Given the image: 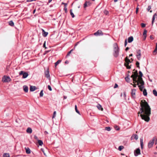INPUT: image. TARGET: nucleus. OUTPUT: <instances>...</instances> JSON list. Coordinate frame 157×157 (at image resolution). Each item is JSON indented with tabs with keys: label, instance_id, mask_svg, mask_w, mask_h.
<instances>
[{
	"label": "nucleus",
	"instance_id": "1",
	"mask_svg": "<svg viewBox=\"0 0 157 157\" xmlns=\"http://www.w3.org/2000/svg\"><path fill=\"white\" fill-rule=\"evenodd\" d=\"M140 105L141 107L138 113V115L140 114V116L143 120L148 122L150 120L149 116L151 114V109L145 100H141Z\"/></svg>",
	"mask_w": 157,
	"mask_h": 157
},
{
	"label": "nucleus",
	"instance_id": "2",
	"mask_svg": "<svg viewBox=\"0 0 157 157\" xmlns=\"http://www.w3.org/2000/svg\"><path fill=\"white\" fill-rule=\"evenodd\" d=\"M136 72L137 71H136ZM139 74H140V76L137 79V78L138 77V75L137 72H136V73H135L132 74L131 76V77L133 79L134 83L137 82V85H138L139 84L138 82H141L140 78H142V77L143 75L142 72L140 71H139Z\"/></svg>",
	"mask_w": 157,
	"mask_h": 157
},
{
	"label": "nucleus",
	"instance_id": "3",
	"mask_svg": "<svg viewBox=\"0 0 157 157\" xmlns=\"http://www.w3.org/2000/svg\"><path fill=\"white\" fill-rule=\"evenodd\" d=\"M113 55L116 57H117L119 55V48L117 44L115 43L113 44Z\"/></svg>",
	"mask_w": 157,
	"mask_h": 157
},
{
	"label": "nucleus",
	"instance_id": "4",
	"mask_svg": "<svg viewBox=\"0 0 157 157\" xmlns=\"http://www.w3.org/2000/svg\"><path fill=\"white\" fill-rule=\"evenodd\" d=\"M141 82H138L139 84L138 85L141 91H143V89L144 87V82L142 78H140Z\"/></svg>",
	"mask_w": 157,
	"mask_h": 157
},
{
	"label": "nucleus",
	"instance_id": "5",
	"mask_svg": "<svg viewBox=\"0 0 157 157\" xmlns=\"http://www.w3.org/2000/svg\"><path fill=\"white\" fill-rule=\"evenodd\" d=\"M11 80L10 78L8 76L4 75L2 78V81L4 82H9Z\"/></svg>",
	"mask_w": 157,
	"mask_h": 157
},
{
	"label": "nucleus",
	"instance_id": "6",
	"mask_svg": "<svg viewBox=\"0 0 157 157\" xmlns=\"http://www.w3.org/2000/svg\"><path fill=\"white\" fill-rule=\"evenodd\" d=\"M125 60L126 62L124 64L125 66L127 67V68L130 69L131 68V67L129 65V63L131 62L130 60L127 57H126L125 59Z\"/></svg>",
	"mask_w": 157,
	"mask_h": 157
},
{
	"label": "nucleus",
	"instance_id": "7",
	"mask_svg": "<svg viewBox=\"0 0 157 157\" xmlns=\"http://www.w3.org/2000/svg\"><path fill=\"white\" fill-rule=\"evenodd\" d=\"M20 75H23L22 78H26L28 76V74L26 72H24L23 71H21L19 73Z\"/></svg>",
	"mask_w": 157,
	"mask_h": 157
},
{
	"label": "nucleus",
	"instance_id": "8",
	"mask_svg": "<svg viewBox=\"0 0 157 157\" xmlns=\"http://www.w3.org/2000/svg\"><path fill=\"white\" fill-rule=\"evenodd\" d=\"M136 56L138 60H140V59L141 56V50L140 49L136 50Z\"/></svg>",
	"mask_w": 157,
	"mask_h": 157
},
{
	"label": "nucleus",
	"instance_id": "9",
	"mask_svg": "<svg viewBox=\"0 0 157 157\" xmlns=\"http://www.w3.org/2000/svg\"><path fill=\"white\" fill-rule=\"evenodd\" d=\"M155 140V138L154 137L152 140L150 141L148 144V147L149 148H150L153 146L154 142Z\"/></svg>",
	"mask_w": 157,
	"mask_h": 157
},
{
	"label": "nucleus",
	"instance_id": "10",
	"mask_svg": "<svg viewBox=\"0 0 157 157\" xmlns=\"http://www.w3.org/2000/svg\"><path fill=\"white\" fill-rule=\"evenodd\" d=\"M134 155L136 156H137L138 155L140 154V151L139 148H138L134 151Z\"/></svg>",
	"mask_w": 157,
	"mask_h": 157
},
{
	"label": "nucleus",
	"instance_id": "11",
	"mask_svg": "<svg viewBox=\"0 0 157 157\" xmlns=\"http://www.w3.org/2000/svg\"><path fill=\"white\" fill-rule=\"evenodd\" d=\"M94 35L96 36H101L103 35V33L101 30H98L94 33Z\"/></svg>",
	"mask_w": 157,
	"mask_h": 157
},
{
	"label": "nucleus",
	"instance_id": "12",
	"mask_svg": "<svg viewBox=\"0 0 157 157\" xmlns=\"http://www.w3.org/2000/svg\"><path fill=\"white\" fill-rule=\"evenodd\" d=\"M91 3L90 2L86 1L84 4V7L86 8L87 7L90 6Z\"/></svg>",
	"mask_w": 157,
	"mask_h": 157
},
{
	"label": "nucleus",
	"instance_id": "13",
	"mask_svg": "<svg viewBox=\"0 0 157 157\" xmlns=\"http://www.w3.org/2000/svg\"><path fill=\"white\" fill-rule=\"evenodd\" d=\"M136 92V90L135 89H132V90L131 94L132 97L133 98H135Z\"/></svg>",
	"mask_w": 157,
	"mask_h": 157
},
{
	"label": "nucleus",
	"instance_id": "14",
	"mask_svg": "<svg viewBox=\"0 0 157 157\" xmlns=\"http://www.w3.org/2000/svg\"><path fill=\"white\" fill-rule=\"evenodd\" d=\"M37 89L35 86H30V90L31 91H33Z\"/></svg>",
	"mask_w": 157,
	"mask_h": 157
},
{
	"label": "nucleus",
	"instance_id": "15",
	"mask_svg": "<svg viewBox=\"0 0 157 157\" xmlns=\"http://www.w3.org/2000/svg\"><path fill=\"white\" fill-rule=\"evenodd\" d=\"M45 76L47 78H49L48 69V68L46 71H45Z\"/></svg>",
	"mask_w": 157,
	"mask_h": 157
},
{
	"label": "nucleus",
	"instance_id": "16",
	"mask_svg": "<svg viewBox=\"0 0 157 157\" xmlns=\"http://www.w3.org/2000/svg\"><path fill=\"white\" fill-rule=\"evenodd\" d=\"M147 31L146 29H144L143 33V36H144V40H145L147 36Z\"/></svg>",
	"mask_w": 157,
	"mask_h": 157
},
{
	"label": "nucleus",
	"instance_id": "17",
	"mask_svg": "<svg viewBox=\"0 0 157 157\" xmlns=\"http://www.w3.org/2000/svg\"><path fill=\"white\" fill-rule=\"evenodd\" d=\"M26 132L29 133H31L32 132V130L31 128L29 127L26 130Z\"/></svg>",
	"mask_w": 157,
	"mask_h": 157
},
{
	"label": "nucleus",
	"instance_id": "18",
	"mask_svg": "<svg viewBox=\"0 0 157 157\" xmlns=\"http://www.w3.org/2000/svg\"><path fill=\"white\" fill-rule=\"evenodd\" d=\"M42 31L43 36L44 37L47 36L48 34V32H45L44 30L43 29H42Z\"/></svg>",
	"mask_w": 157,
	"mask_h": 157
},
{
	"label": "nucleus",
	"instance_id": "19",
	"mask_svg": "<svg viewBox=\"0 0 157 157\" xmlns=\"http://www.w3.org/2000/svg\"><path fill=\"white\" fill-rule=\"evenodd\" d=\"M23 90L25 92H27L28 91V88L26 86H24L23 87Z\"/></svg>",
	"mask_w": 157,
	"mask_h": 157
},
{
	"label": "nucleus",
	"instance_id": "20",
	"mask_svg": "<svg viewBox=\"0 0 157 157\" xmlns=\"http://www.w3.org/2000/svg\"><path fill=\"white\" fill-rule=\"evenodd\" d=\"M133 40V37L132 36H131L130 37H129L128 38V43H131L132 42Z\"/></svg>",
	"mask_w": 157,
	"mask_h": 157
},
{
	"label": "nucleus",
	"instance_id": "21",
	"mask_svg": "<svg viewBox=\"0 0 157 157\" xmlns=\"http://www.w3.org/2000/svg\"><path fill=\"white\" fill-rule=\"evenodd\" d=\"M133 137L136 140H137L138 139V136L136 134H133L131 137V140H132V138Z\"/></svg>",
	"mask_w": 157,
	"mask_h": 157
},
{
	"label": "nucleus",
	"instance_id": "22",
	"mask_svg": "<svg viewBox=\"0 0 157 157\" xmlns=\"http://www.w3.org/2000/svg\"><path fill=\"white\" fill-rule=\"evenodd\" d=\"M97 107L100 110H101V111H103V108L102 107V106H101L100 105V104H98L97 106Z\"/></svg>",
	"mask_w": 157,
	"mask_h": 157
},
{
	"label": "nucleus",
	"instance_id": "23",
	"mask_svg": "<svg viewBox=\"0 0 157 157\" xmlns=\"http://www.w3.org/2000/svg\"><path fill=\"white\" fill-rule=\"evenodd\" d=\"M26 153L29 154L30 153V150L28 147L25 148Z\"/></svg>",
	"mask_w": 157,
	"mask_h": 157
},
{
	"label": "nucleus",
	"instance_id": "24",
	"mask_svg": "<svg viewBox=\"0 0 157 157\" xmlns=\"http://www.w3.org/2000/svg\"><path fill=\"white\" fill-rule=\"evenodd\" d=\"M143 94L144 96H146L147 95V90L145 89H144L143 90Z\"/></svg>",
	"mask_w": 157,
	"mask_h": 157
},
{
	"label": "nucleus",
	"instance_id": "25",
	"mask_svg": "<svg viewBox=\"0 0 157 157\" xmlns=\"http://www.w3.org/2000/svg\"><path fill=\"white\" fill-rule=\"evenodd\" d=\"M70 13L71 15V17L72 18H74L75 17V15L72 12V9H71L70 10Z\"/></svg>",
	"mask_w": 157,
	"mask_h": 157
},
{
	"label": "nucleus",
	"instance_id": "26",
	"mask_svg": "<svg viewBox=\"0 0 157 157\" xmlns=\"http://www.w3.org/2000/svg\"><path fill=\"white\" fill-rule=\"evenodd\" d=\"M140 145H141V147L142 148L143 146V140L142 138H140Z\"/></svg>",
	"mask_w": 157,
	"mask_h": 157
},
{
	"label": "nucleus",
	"instance_id": "27",
	"mask_svg": "<svg viewBox=\"0 0 157 157\" xmlns=\"http://www.w3.org/2000/svg\"><path fill=\"white\" fill-rule=\"evenodd\" d=\"M38 143L39 145L40 146H41L43 144V142L41 140H38Z\"/></svg>",
	"mask_w": 157,
	"mask_h": 157
},
{
	"label": "nucleus",
	"instance_id": "28",
	"mask_svg": "<svg viewBox=\"0 0 157 157\" xmlns=\"http://www.w3.org/2000/svg\"><path fill=\"white\" fill-rule=\"evenodd\" d=\"M9 25L12 26H13L14 25V24L12 21H11L9 22Z\"/></svg>",
	"mask_w": 157,
	"mask_h": 157
},
{
	"label": "nucleus",
	"instance_id": "29",
	"mask_svg": "<svg viewBox=\"0 0 157 157\" xmlns=\"http://www.w3.org/2000/svg\"><path fill=\"white\" fill-rule=\"evenodd\" d=\"M61 62V60H58L55 63V66L56 67L59 63Z\"/></svg>",
	"mask_w": 157,
	"mask_h": 157
},
{
	"label": "nucleus",
	"instance_id": "30",
	"mask_svg": "<svg viewBox=\"0 0 157 157\" xmlns=\"http://www.w3.org/2000/svg\"><path fill=\"white\" fill-rule=\"evenodd\" d=\"M9 154L6 153H4L3 155V157H9Z\"/></svg>",
	"mask_w": 157,
	"mask_h": 157
},
{
	"label": "nucleus",
	"instance_id": "31",
	"mask_svg": "<svg viewBox=\"0 0 157 157\" xmlns=\"http://www.w3.org/2000/svg\"><path fill=\"white\" fill-rule=\"evenodd\" d=\"M153 93L154 95L155 96H157V91L155 90H153Z\"/></svg>",
	"mask_w": 157,
	"mask_h": 157
},
{
	"label": "nucleus",
	"instance_id": "32",
	"mask_svg": "<svg viewBox=\"0 0 157 157\" xmlns=\"http://www.w3.org/2000/svg\"><path fill=\"white\" fill-rule=\"evenodd\" d=\"M44 93H43V90H42L41 91L40 93V97H42L43 96Z\"/></svg>",
	"mask_w": 157,
	"mask_h": 157
},
{
	"label": "nucleus",
	"instance_id": "33",
	"mask_svg": "<svg viewBox=\"0 0 157 157\" xmlns=\"http://www.w3.org/2000/svg\"><path fill=\"white\" fill-rule=\"evenodd\" d=\"M124 148V146H120L119 147L118 149L119 151H121Z\"/></svg>",
	"mask_w": 157,
	"mask_h": 157
},
{
	"label": "nucleus",
	"instance_id": "34",
	"mask_svg": "<svg viewBox=\"0 0 157 157\" xmlns=\"http://www.w3.org/2000/svg\"><path fill=\"white\" fill-rule=\"evenodd\" d=\"M105 129L108 131H109L111 130V128L109 127H105Z\"/></svg>",
	"mask_w": 157,
	"mask_h": 157
},
{
	"label": "nucleus",
	"instance_id": "35",
	"mask_svg": "<svg viewBox=\"0 0 157 157\" xmlns=\"http://www.w3.org/2000/svg\"><path fill=\"white\" fill-rule=\"evenodd\" d=\"M155 19V17L154 16H153L152 18V23H151V26H152L153 25V23L154 22V20Z\"/></svg>",
	"mask_w": 157,
	"mask_h": 157
},
{
	"label": "nucleus",
	"instance_id": "36",
	"mask_svg": "<svg viewBox=\"0 0 157 157\" xmlns=\"http://www.w3.org/2000/svg\"><path fill=\"white\" fill-rule=\"evenodd\" d=\"M125 78L126 82H129L130 80L129 76H127V77H125Z\"/></svg>",
	"mask_w": 157,
	"mask_h": 157
},
{
	"label": "nucleus",
	"instance_id": "37",
	"mask_svg": "<svg viewBox=\"0 0 157 157\" xmlns=\"http://www.w3.org/2000/svg\"><path fill=\"white\" fill-rule=\"evenodd\" d=\"M75 111L76 112V113H77L78 114H80V112H79V111L77 109V105H75Z\"/></svg>",
	"mask_w": 157,
	"mask_h": 157
},
{
	"label": "nucleus",
	"instance_id": "38",
	"mask_svg": "<svg viewBox=\"0 0 157 157\" xmlns=\"http://www.w3.org/2000/svg\"><path fill=\"white\" fill-rule=\"evenodd\" d=\"M104 13L106 15H108L109 14V12L106 10H105L104 11Z\"/></svg>",
	"mask_w": 157,
	"mask_h": 157
},
{
	"label": "nucleus",
	"instance_id": "39",
	"mask_svg": "<svg viewBox=\"0 0 157 157\" xmlns=\"http://www.w3.org/2000/svg\"><path fill=\"white\" fill-rule=\"evenodd\" d=\"M139 64H140V63H139V62L138 61H136V65L137 67L139 68H140V66H139Z\"/></svg>",
	"mask_w": 157,
	"mask_h": 157
},
{
	"label": "nucleus",
	"instance_id": "40",
	"mask_svg": "<svg viewBox=\"0 0 157 157\" xmlns=\"http://www.w3.org/2000/svg\"><path fill=\"white\" fill-rule=\"evenodd\" d=\"M56 111H54L53 113V115L52 117V118H54L56 117Z\"/></svg>",
	"mask_w": 157,
	"mask_h": 157
},
{
	"label": "nucleus",
	"instance_id": "41",
	"mask_svg": "<svg viewBox=\"0 0 157 157\" xmlns=\"http://www.w3.org/2000/svg\"><path fill=\"white\" fill-rule=\"evenodd\" d=\"M141 26L142 28H144L145 27L146 25L144 23H141Z\"/></svg>",
	"mask_w": 157,
	"mask_h": 157
},
{
	"label": "nucleus",
	"instance_id": "42",
	"mask_svg": "<svg viewBox=\"0 0 157 157\" xmlns=\"http://www.w3.org/2000/svg\"><path fill=\"white\" fill-rule=\"evenodd\" d=\"M151 6H149L148 7V8H147V10L148 11H149V10L151 9Z\"/></svg>",
	"mask_w": 157,
	"mask_h": 157
},
{
	"label": "nucleus",
	"instance_id": "43",
	"mask_svg": "<svg viewBox=\"0 0 157 157\" xmlns=\"http://www.w3.org/2000/svg\"><path fill=\"white\" fill-rule=\"evenodd\" d=\"M127 40L126 39L125 40L124 42V46L125 47H126L127 45Z\"/></svg>",
	"mask_w": 157,
	"mask_h": 157
},
{
	"label": "nucleus",
	"instance_id": "44",
	"mask_svg": "<svg viewBox=\"0 0 157 157\" xmlns=\"http://www.w3.org/2000/svg\"><path fill=\"white\" fill-rule=\"evenodd\" d=\"M115 128L117 130H119L120 129V128L117 126H116Z\"/></svg>",
	"mask_w": 157,
	"mask_h": 157
},
{
	"label": "nucleus",
	"instance_id": "45",
	"mask_svg": "<svg viewBox=\"0 0 157 157\" xmlns=\"http://www.w3.org/2000/svg\"><path fill=\"white\" fill-rule=\"evenodd\" d=\"M118 85L117 83H116V84H115V86H114V88H117L118 87Z\"/></svg>",
	"mask_w": 157,
	"mask_h": 157
},
{
	"label": "nucleus",
	"instance_id": "46",
	"mask_svg": "<svg viewBox=\"0 0 157 157\" xmlns=\"http://www.w3.org/2000/svg\"><path fill=\"white\" fill-rule=\"evenodd\" d=\"M62 4H64V7H67V3H63V2L62 3Z\"/></svg>",
	"mask_w": 157,
	"mask_h": 157
},
{
	"label": "nucleus",
	"instance_id": "47",
	"mask_svg": "<svg viewBox=\"0 0 157 157\" xmlns=\"http://www.w3.org/2000/svg\"><path fill=\"white\" fill-rule=\"evenodd\" d=\"M64 10L65 11V12H67V7H64Z\"/></svg>",
	"mask_w": 157,
	"mask_h": 157
},
{
	"label": "nucleus",
	"instance_id": "48",
	"mask_svg": "<svg viewBox=\"0 0 157 157\" xmlns=\"http://www.w3.org/2000/svg\"><path fill=\"white\" fill-rule=\"evenodd\" d=\"M34 138H35V139L37 140V141H38V140H39L38 139V138L36 136H34Z\"/></svg>",
	"mask_w": 157,
	"mask_h": 157
},
{
	"label": "nucleus",
	"instance_id": "49",
	"mask_svg": "<svg viewBox=\"0 0 157 157\" xmlns=\"http://www.w3.org/2000/svg\"><path fill=\"white\" fill-rule=\"evenodd\" d=\"M45 43H46V42H45V41L44 43L43 44V47L44 48H47L45 46Z\"/></svg>",
	"mask_w": 157,
	"mask_h": 157
},
{
	"label": "nucleus",
	"instance_id": "50",
	"mask_svg": "<svg viewBox=\"0 0 157 157\" xmlns=\"http://www.w3.org/2000/svg\"><path fill=\"white\" fill-rule=\"evenodd\" d=\"M71 53V51H69L67 53V56H69L70 55V54Z\"/></svg>",
	"mask_w": 157,
	"mask_h": 157
},
{
	"label": "nucleus",
	"instance_id": "51",
	"mask_svg": "<svg viewBox=\"0 0 157 157\" xmlns=\"http://www.w3.org/2000/svg\"><path fill=\"white\" fill-rule=\"evenodd\" d=\"M138 9H139V8L137 7L136 8V13H137L138 12Z\"/></svg>",
	"mask_w": 157,
	"mask_h": 157
},
{
	"label": "nucleus",
	"instance_id": "52",
	"mask_svg": "<svg viewBox=\"0 0 157 157\" xmlns=\"http://www.w3.org/2000/svg\"><path fill=\"white\" fill-rule=\"evenodd\" d=\"M133 83H134V84H133V86H134V87H136L137 85L135 84V83L136 82H135V83H134V82L133 81Z\"/></svg>",
	"mask_w": 157,
	"mask_h": 157
},
{
	"label": "nucleus",
	"instance_id": "53",
	"mask_svg": "<svg viewBox=\"0 0 157 157\" xmlns=\"http://www.w3.org/2000/svg\"><path fill=\"white\" fill-rule=\"evenodd\" d=\"M157 52V48H155V49L153 51V53L156 52Z\"/></svg>",
	"mask_w": 157,
	"mask_h": 157
},
{
	"label": "nucleus",
	"instance_id": "54",
	"mask_svg": "<svg viewBox=\"0 0 157 157\" xmlns=\"http://www.w3.org/2000/svg\"><path fill=\"white\" fill-rule=\"evenodd\" d=\"M150 38L152 40L153 39V37L151 35L150 36Z\"/></svg>",
	"mask_w": 157,
	"mask_h": 157
},
{
	"label": "nucleus",
	"instance_id": "55",
	"mask_svg": "<svg viewBox=\"0 0 157 157\" xmlns=\"http://www.w3.org/2000/svg\"><path fill=\"white\" fill-rule=\"evenodd\" d=\"M33 1V0H27V2H32Z\"/></svg>",
	"mask_w": 157,
	"mask_h": 157
},
{
	"label": "nucleus",
	"instance_id": "56",
	"mask_svg": "<svg viewBox=\"0 0 157 157\" xmlns=\"http://www.w3.org/2000/svg\"><path fill=\"white\" fill-rule=\"evenodd\" d=\"M129 49V48L127 47L125 49V51H127Z\"/></svg>",
	"mask_w": 157,
	"mask_h": 157
},
{
	"label": "nucleus",
	"instance_id": "57",
	"mask_svg": "<svg viewBox=\"0 0 157 157\" xmlns=\"http://www.w3.org/2000/svg\"><path fill=\"white\" fill-rule=\"evenodd\" d=\"M157 16V14H156V13H155V14H154V15H153V16H154V17H155V16Z\"/></svg>",
	"mask_w": 157,
	"mask_h": 157
},
{
	"label": "nucleus",
	"instance_id": "58",
	"mask_svg": "<svg viewBox=\"0 0 157 157\" xmlns=\"http://www.w3.org/2000/svg\"><path fill=\"white\" fill-rule=\"evenodd\" d=\"M63 98H64V99H66L67 98V97L66 96H64V97H63Z\"/></svg>",
	"mask_w": 157,
	"mask_h": 157
},
{
	"label": "nucleus",
	"instance_id": "59",
	"mask_svg": "<svg viewBox=\"0 0 157 157\" xmlns=\"http://www.w3.org/2000/svg\"><path fill=\"white\" fill-rule=\"evenodd\" d=\"M149 80L151 82H152V80L151 79H150L149 78Z\"/></svg>",
	"mask_w": 157,
	"mask_h": 157
},
{
	"label": "nucleus",
	"instance_id": "60",
	"mask_svg": "<svg viewBox=\"0 0 157 157\" xmlns=\"http://www.w3.org/2000/svg\"><path fill=\"white\" fill-rule=\"evenodd\" d=\"M65 63H68V61H66L65 62Z\"/></svg>",
	"mask_w": 157,
	"mask_h": 157
},
{
	"label": "nucleus",
	"instance_id": "61",
	"mask_svg": "<svg viewBox=\"0 0 157 157\" xmlns=\"http://www.w3.org/2000/svg\"><path fill=\"white\" fill-rule=\"evenodd\" d=\"M52 90V89L51 86H50V91H51Z\"/></svg>",
	"mask_w": 157,
	"mask_h": 157
},
{
	"label": "nucleus",
	"instance_id": "62",
	"mask_svg": "<svg viewBox=\"0 0 157 157\" xmlns=\"http://www.w3.org/2000/svg\"><path fill=\"white\" fill-rule=\"evenodd\" d=\"M157 144V139L155 142V144Z\"/></svg>",
	"mask_w": 157,
	"mask_h": 157
},
{
	"label": "nucleus",
	"instance_id": "63",
	"mask_svg": "<svg viewBox=\"0 0 157 157\" xmlns=\"http://www.w3.org/2000/svg\"><path fill=\"white\" fill-rule=\"evenodd\" d=\"M132 56V54H130L129 56V57H130V56Z\"/></svg>",
	"mask_w": 157,
	"mask_h": 157
},
{
	"label": "nucleus",
	"instance_id": "64",
	"mask_svg": "<svg viewBox=\"0 0 157 157\" xmlns=\"http://www.w3.org/2000/svg\"><path fill=\"white\" fill-rule=\"evenodd\" d=\"M36 11V10L35 9L34 10H33V13H35V12Z\"/></svg>",
	"mask_w": 157,
	"mask_h": 157
}]
</instances>
